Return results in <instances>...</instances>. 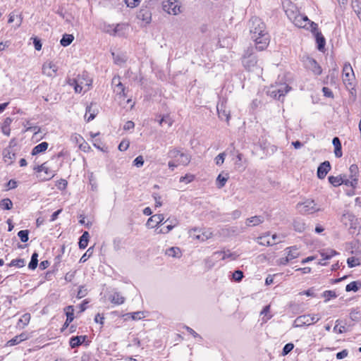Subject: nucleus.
<instances>
[{
    "label": "nucleus",
    "instance_id": "obj_33",
    "mask_svg": "<svg viewBox=\"0 0 361 361\" xmlns=\"http://www.w3.org/2000/svg\"><path fill=\"white\" fill-rule=\"evenodd\" d=\"M342 179L343 180V184L352 187L353 188H356L357 183H358V178H347L346 175H342Z\"/></svg>",
    "mask_w": 361,
    "mask_h": 361
},
{
    "label": "nucleus",
    "instance_id": "obj_53",
    "mask_svg": "<svg viewBox=\"0 0 361 361\" xmlns=\"http://www.w3.org/2000/svg\"><path fill=\"white\" fill-rule=\"evenodd\" d=\"M217 111H218L219 117L221 120H225L226 121L228 122L230 118V114L228 113H227V111L226 110H219L218 106H217Z\"/></svg>",
    "mask_w": 361,
    "mask_h": 361
},
{
    "label": "nucleus",
    "instance_id": "obj_3",
    "mask_svg": "<svg viewBox=\"0 0 361 361\" xmlns=\"http://www.w3.org/2000/svg\"><path fill=\"white\" fill-rule=\"evenodd\" d=\"M288 19L298 27L307 30L311 29V21L307 16L301 14L298 10L288 8L286 11Z\"/></svg>",
    "mask_w": 361,
    "mask_h": 361
},
{
    "label": "nucleus",
    "instance_id": "obj_49",
    "mask_svg": "<svg viewBox=\"0 0 361 361\" xmlns=\"http://www.w3.org/2000/svg\"><path fill=\"white\" fill-rule=\"evenodd\" d=\"M28 235V230H21L18 233V236L20 238L23 243H26L29 240Z\"/></svg>",
    "mask_w": 361,
    "mask_h": 361
},
{
    "label": "nucleus",
    "instance_id": "obj_13",
    "mask_svg": "<svg viewBox=\"0 0 361 361\" xmlns=\"http://www.w3.org/2000/svg\"><path fill=\"white\" fill-rule=\"evenodd\" d=\"M331 166L329 161H324L317 168V175L319 179H324L329 171L331 170Z\"/></svg>",
    "mask_w": 361,
    "mask_h": 361
},
{
    "label": "nucleus",
    "instance_id": "obj_51",
    "mask_svg": "<svg viewBox=\"0 0 361 361\" xmlns=\"http://www.w3.org/2000/svg\"><path fill=\"white\" fill-rule=\"evenodd\" d=\"M228 180V177H224L221 174H219L216 178V185L219 188H223Z\"/></svg>",
    "mask_w": 361,
    "mask_h": 361
},
{
    "label": "nucleus",
    "instance_id": "obj_25",
    "mask_svg": "<svg viewBox=\"0 0 361 361\" xmlns=\"http://www.w3.org/2000/svg\"><path fill=\"white\" fill-rule=\"evenodd\" d=\"M137 18L146 23H149L151 21L152 14L147 8H142L138 12Z\"/></svg>",
    "mask_w": 361,
    "mask_h": 361
},
{
    "label": "nucleus",
    "instance_id": "obj_55",
    "mask_svg": "<svg viewBox=\"0 0 361 361\" xmlns=\"http://www.w3.org/2000/svg\"><path fill=\"white\" fill-rule=\"evenodd\" d=\"M294 348V345L291 343H287L284 345L283 350H282V355H288Z\"/></svg>",
    "mask_w": 361,
    "mask_h": 361
},
{
    "label": "nucleus",
    "instance_id": "obj_7",
    "mask_svg": "<svg viewBox=\"0 0 361 361\" xmlns=\"http://www.w3.org/2000/svg\"><path fill=\"white\" fill-rule=\"evenodd\" d=\"M355 75L351 65L348 63L344 64L343 68V82L347 87H353Z\"/></svg>",
    "mask_w": 361,
    "mask_h": 361
},
{
    "label": "nucleus",
    "instance_id": "obj_48",
    "mask_svg": "<svg viewBox=\"0 0 361 361\" xmlns=\"http://www.w3.org/2000/svg\"><path fill=\"white\" fill-rule=\"evenodd\" d=\"M228 277L231 280H233L235 282H239L244 277L243 272H232V274L229 275Z\"/></svg>",
    "mask_w": 361,
    "mask_h": 361
},
{
    "label": "nucleus",
    "instance_id": "obj_36",
    "mask_svg": "<svg viewBox=\"0 0 361 361\" xmlns=\"http://www.w3.org/2000/svg\"><path fill=\"white\" fill-rule=\"evenodd\" d=\"M166 255L173 257H180L181 256V252L179 247H171L166 250Z\"/></svg>",
    "mask_w": 361,
    "mask_h": 361
},
{
    "label": "nucleus",
    "instance_id": "obj_14",
    "mask_svg": "<svg viewBox=\"0 0 361 361\" xmlns=\"http://www.w3.org/2000/svg\"><path fill=\"white\" fill-rule=\"evenodd\" d=\"M288 250L286 257L280 259V264H286L289 261L298 257L299 255L298 249L296 247H290L287 248Z\"/></svg>",
    "mask_w": 361,
    "mask_h": 361
},
{
    "label": "nucleus",
    "instance_id": "obj_18",
    "mask_svg": "<svg viewBox=\"0 0 361 361\" xmlns=\"http://www.w3.org/2000/svg\"><path fill=\"white\" fill-rule=\"evenodd\" d=\"M112 85H115L114 92L122 97H126V94L125 92V87L123 83L121 82V78L119 76L114 77L112 79Z\"/></svg>",
    "mask_w": 361,
    "mask_h": 361
},
{
    "label": "nucleus",
    "instance_id": "obj_19",
    "mask_svg": "<svg viewBox=\"0 0 361 361\" xmlns=\"http://www.w3.org/2000/svg\"><path fill=\"white\" fill-rule=\"evenodd\" d=\"M164 219L163 214H155L149 217L146 225L148 227L154 228L160 224Z\"/></svg>",
    "mask_w": 361,
    "mask_h": 361
},
{
    "label": "nucleus",
    "instance_id": "obj_27",
    "mask_svg": "<svg viewBox=\"0 0 361 361\" xmlns=\"http://www.w3.org/2000/svg\"><path fill=\"white\" fill-rule=\"evenodd\" d=\"M332 143L334 146V153L335 156L338 158L342 157V151H341V143L340 139L338 137H335L333 138Z\"/></svg>",
    "mask_w": 361,
    "mask_h": 361
},
{
    "label": "nucleus",
    "instance_id": "obj_12",
    "mask_svg": "<svg viewBox=\"0 0 361 361\" xmlns=\"http://www.w3.org/2000/svg\"><path fill=\"white\" fill-rule=\"evenodd\" d=\"M164 9L169 14L177 15L180 13V6L177 1H168L164 4Z\"/></svg>",
    "mask_w": 361,
    "mask_h": 361
},
{
    "label": "nucleus",
    "instance_id": "obj_38",
    "mask_svg": "<svg viewBox=\"0 0 361 361\" xmlns=\"http://www.w3.org/2000/svg\"><path fill=\"white\" fill-rule=\"evenodd\" d=\"M293 228L295 231L302 233L305 230L306 225L302 220L295 219L293 221Z\"/></svg>",
    "mask_w": 361,
    "mask_h": 361
},
{
    "label": "nucleus",
    "instance_id": "obj_11",
    "mask_svg": "<svg viewBox=\"0 0 361 361\" xmlns=\"http://www.w3.org/2000/svg\"><path fill=\"white\" fill-rule=\"evenodd\" d=\"M312 319L310 314H303L298 316L293 322V327L298 328L304 326H310L312 324Z\"/></svg>",
    "mask_w": 361,
    "mask_h": 361
},
{
    "label": "nucleus",
    "instance_id": "obj_45",
    "mask_svg": "<svg viewBox=\"0 0 361 361\" xmlns=\"http://www.w3.org/2000/svg\"><path fill=\"white\" fill-rule=\"evenodd\" d=\"M114 59V61L117 65H122L126 61V57L123 55H116L115 53H111Z\"/></svg>",
    "mask_w": 361,
    "mask_h": 361
},
{
    "label": "nucleus",
    "instance_id": "obj_20",
    "mask_svg": "<svg viewBox=\"0 0 361 361\" xmlns=\"http://www.w3.org/2000/svg\"><path fill=\"white\" fill-rule=\"evenodd\" d=\"M57 71V68L55 64L49 62L45 63L42 66V73L49 77L54 76Z\"/></svg>",
    "mask_w": 361,
    "mask_h": 361
},
{
    "label": "nucleus",
    "instance_id": "obj_23",
    "mask_svg": "<svg viewBox=\"0 0 361 361\" xmlns=\"http://www.w3.org/2000/svg\"><path fill=\"white\" fill-rule=\"evenodd\" d=\"M87 338V336H76L70 338L69 344L72 348H75L80 345Z\"/></svg>",
    "mask_w": 361,
    "mask_h": 361
},
{
    "label": "nucleus",
    "instance_id": "obj_17",
    "mask_svg": "<svg viewBox=\"0 0 361 361\" xmlns=\"http://www.w3.org/2000/svg\"><path fill=\"white\" fill-rule=\"evenodd\" d=\"M243 232L244 228L238 226H230L222 230V233L228 237L236 236Z\"/></svg>",
    "mask_w": 361,
    "mask_h": 361
},
{
    "label": "nucleus",
    "instance_id": "obj_42",
    "mask_svg": "<svg viewBox=\"0 0 361 361\" xmlns=\"http://www.w3.org/2000/svg\"><path fill=\"white\" fill-rule=\"evenodd\" d=\"M38 264V254L35 252L31 257V260L28 264V268L31 270H34L37 268Z\"/></svg>",
    "mask_w": 361,
    "mask_h": 361
},
{
    "label": "nucleus",
    "instance_id": "obj_46",
    "mask_svg": "<svg viewBox=\"0 0 361 361\" xmlns=\"http://www.w3.org/2000/svg\"><path fill=\"white\" fill-rule=\"evenodd\" d=\"M335 255H336V252L335 250H323L321 252V256L322 257V259H321V261L328 259Z\"/></svg>",
    "mask_w": 361,
    "mask_h": 361
},
{
    "label": "nucleus",
    "instance_id": "obj_37",
    "mask_svg": "<svg viewBox=\"0 0 361 361\" xmlns=\"http://www.w3.org/2000/svg\"><path fill=\"white\" fill-rule=\"evenodd\" d=\"M329 182L334 187H338L343 184V180L342 175L338 176H330L328 178Z\"/></svg>",
    "mask_w": 361,
    "mask_h": 361
},
{
    "label": "nucleus",
    "instance_id": "obj_39",
    "mask_svg": "<svg viewBox=\"0 0 361 361\" xmlns=\"http://www.w3.org/2000/svg\"><path fill=\"white\" fill-rule=\"evenodd\" d=\"M269 234L267 233L264 235H262V236H260L258 238V242L260 245H267V246H270V245H273L274 244H276L275 242H271L270 238H269Z\"/></svg>",
    "mask_w": 361,
    "mask_h": 361
},
{
    "label": "nucleus",
    "instance_id": "obj_5",
    "mask_svg": "<svg viewBox=\"0 0 361 361\" xmlns=\"http://www.w3.org/2000/svg\"><path fill=\"white\" fill-rule=\"evenodd\" d=\"M341 221L346 227H348V230L350 233H355V231L358 228L357 219L354 214L349 212L343 213Z\"/></svg>",
    "mask_w": 361,
    "mask_h": 361
},
{
    "label": "nucleus",
    "instance_id": "obj_28",
    "mask_svg": "<svg viewBox=\"0 0 361 361\" xmlns=\"http://www.w3.org/2000/svg\"><path fill=\"white\" fill-rule=\"evenodd\" d=\"M66 320L63 324L64 327H67L69 324L74 319V309L73 307L70 305L66 309Z\"/></svg>",
    "mask_w": 361,
    "mask_h": 361
},
{
    "label": "nucleus",
    "instance_id": "obj_21",
    "mask_svg": "<svg viewBox=\"0 0 361 361\" xmlns=\"http://www.w3.org/2000/svg\"><path fill=\"white\" fill-rule=\"evenodd\" d=\"M308 68L317 75H319L322 73L321 66L314 59H309L307 61Z\"/></svg>",
    "mask_w": 361,
    "mask_h": 361
},
{
    "label": "nucleus",
    "instance_id": "obj_16",
    "mask_svg": "<svg viewBox=\"0 0 361 361\" xmlns=\"http://www.w3.org/2000/svg\"><path fill=\"white\" fill-rule=\"evenodd\" d=\"M290 89V87L284 84L281 85L280 87L271 90L270 94L271 97L280 99L281 97L284 96Z\"/></svg>",
    "mask_w": 361,
    "mask_h": 361
},
{
    "label": "nucleus",
    "instance_id": "obj_34",
    "mask_svg": "<svg viewBox=\"0 0 361 361\" xmlns=\"http://www.w3.org/2000/svg\"><path fill=\"white\" fill-rule=\"evenodd\" d=\"M11 123H12V119L9 117H7L5 118V120L3 123V125L1 126L2 133L7 136L10 135V133H11L10 125Z\"/></svg>",
    "mask_w": 361,
    "mask_h": 361
},
{
    "label": "nucleus",
    "instance_id": "obj_31",
    "mask_svg": "<svg viewBox=\"0 0 361 361\" xmlns=\"http://www.w3.org/2000/svg\"><path fill=\"white\" fill-rule=\"evenodd\" d=\"M98 111L95 109H92V104L90 106H87L86 108V114L85 118H87V121L89 122L93 120L97 114Z\"/></svg>",
    "mask_w": 361,
    "mask_h": 361
},
{
    "label": "nucleus",
    "instance_id": "obj_4",
    "mask_svg": "<svg viewBox=\"0 0 361 361\" xmlns=\"http://www.w3.org/2000/svg\"><path fill=\"white\" fill-rule=\"evenodd\" d=\"M241 61L245 69L248 71H255L259 69V66L257 64V57L255 54L252 47H248L245 50Z\"/></svg>",
    "mask_w": 361,
    "mask_h": 361
},
{
    "label": "nucleus",
    "instance_id": "obj_43",
    "mask_svg": "<svg viewBox=\"0 0 361 361\" xmlns=\"http://www.w3.org/2000/svg\"><path fill=\"white\" fill-rule=\"evenodd\" d=\"M25 260L23 259H13L10 264H8V267H15L16 268H23L25 266Z\"/></svg>",
    "mask_w": 361,
    "mask_h": 361
},
{
    "label": "nucleus",
    "instance_id": "obj_47",
    "mask_svg": "<svg viewBox=\"0 0 361 361\" xmlns=\"http://www.w3.org/2000/svg\"><path fill=\"white\" fill-rule=\"evenodd\" d=\"M350 318L355 322H358L361 319V312L358 310H352L350 312Z\"/></svg>",
    "mask_w": 361,
    "mask_h": 361
},
{
    "label": "nucleus",
    "instance_id": "obj_30",
    "mask_svg": "<svg viewBox=\"0 0 361 361\" xmlns=\"http://www.w3.org/2000/svg\"><path fill=\"white\" fill-rule=\"evenodd\" d=\"M90 234L87 231H85L79 239V247L80 249H85L88 245Z\"/></svg>",
    "mask_w": 361,
    "mask_h": 361
},
{
    "label": "nucleus",
    "instance_id": "obj_41",
    "mask_svg": "<svg viewBox=\"0 0 361 361\" xmlns=\"http://www.w3.org/2000/svg\"><path fill=\"white\" fill-rule=\"evenodd\" d=\"M38 264V254L35 252L31 257V260L28 264V268L31 270H34L37 268Z\"/></svg>",
    "mask_w": 361,
    "mask_h": 361
},
{
    "label": "nucleus",
    "instance_id": "obj_2",
    "mask_svg": "<svg viewBox=\"0 0 361 361\" xmlns=\"http://www.w3.org/2000/svg\"><path fill=\"white\" fill-rule=\"evenodd\" d=\"M168 157L171 159V160L169 161L168 166L172 171H173L178 165H188L191 161V157L190 154L182 152L176 148L169 149L168 152Z\"/></svg>",
    "mask_w": 361,
    "mask_h": 361
},
{
    "label": "nucleus",
    "instance_id": "obj_24",
    "mask_svg": "<svg viewBox=\"0 0 361 361\" xmlns=\"http://www.w3.org/2000/svg\"><path fill=\"white\" fill-rule=\"evenodd\" d=\"M264 221V217L263 216H254L247 219L246 225L247 226H256Z\"/></svg>",
    "mask_w": 361,
    "mask_h": 361
},
{
    "label": "nucleus",
    "instance_id": "obj_32",
    "mask_svg": "<svg viewBox=\"0 0 361 361\" xmlns=\"http://www.w3.org/2000/svg\"><path fill=\"white\" fill-rule=\"evenodd\" d=\"M31 316L29 313H25L19 319L18 326L20 329L25 328L30 322Z\"/></svg>",
    "mask_w": 361,
    "mask_h": 361
},
{
    "label": "nucleus",
    "instance_id": "obj_54",
    "mask_svg": "<svg viewBox=\"0 0 361 361\" xmlns=\"http://www.w3.org/2000/svg\"><path fill=\"white\" fill-rule=\"evenodd\" d=\"M347 263L350 268H353L360 264L359 259L354 257L348 258L347 260Z\"/></svg>",
    "mask_w": 361,
    "mask_h": 361
},
{
    "label": "nucleus",
    "instance_id": "obj_22",
    "mask_svg": "<svg viewBox=\"0 0 361 361\" xmlns=\"http://www.w3.org/2000/svg\"><path fill=\"white\" fill-rule=\"evenodd\" d=\"M67 83L71 86H74L75 92L77 93L81 92L82 90V84L83 82L80 81V77L78 76L77 78H68L67 80Z\"/></svg>",
    "mask_w": 361,
    "mask_h": 361
},
{
    "label": "nucleus",
    "instance_id": "obj_63",
    "mask_svg": "<svg viewBox=\"0 0 361 361\" xmlns=\"http://www.w3.org/2000/svg\"><path fill=\"white\" fill-rule=\"evenodd\" d=\"M322 92L324 93V95L326 97L334 98V94H333L332 91L329 87H324L322 88Z\"/></svg>",
    "mask_w": 361,
    "mask_h": 361
},
{
    "label": "nucleus",
    "instance_id": "obj_64",
    "mask_svg": "<svg viewBox=\"0 0 361 361\" xmlns=\"http://www.w3.org/2000/svg\"><path fill=\"white\" fill-rule=\"evenodd\" d=\"M33 44L36 50H41L42 44L39 39H38L37 37H34Z\"/></svg>",
    "mask_w": 361,
    "mask_h": 361
},
{
    "label": "nucleus",
    "instance_id": "obj_29",
    "mask_svg": "<svg viewBox=\"0 0 361 361\" xmlns=\"http://www.w3.org/2000/svg\"><path fill=\"white\" fill-rule=\"evenodd\" d=\"M49 144L47 142H42L36 145L32 150V155H37L41 152L46 151L48 148Z\"/></svg>",
    "mask_w": 361,
    "mask_h": 361
},
{
    "label": "nucleus",
    "instance_id": "obj_57",
    "mask_svg": "<svg viewBox=\"0 0 361 361\" xmlns=\"http://www.w3.org/2000/svg\"><path fill=\"white\" fill-rule=\"evenodd\" d=\"M176 226V224H168L165 228H161L158 233H168L170 232L175 226Z\"/></svg>",
    "mask_w": 361,
    "mask_h": 361
},
{
    "label": "nucleus",
    "instance_id": "obj_60",
    "mask_svg": "<svg viewBox=\"0 0 361 361\" xmlns=\"http://www.w3.org/2000/svg\"><path fill=\"white\" fill-rule=\"evenodd\" d=\"M145 313L144 312H135L131 314V317L133 320H138L141 319L142 318H144Z\"/></svg>",
    "mask_w": 361,
    "mask_h": 361
},
{
    "label": "nucleus",
    "instance_id": "obj_26",
    "mask_svg": "<svg viewBox=\"0 0 361 361\" xmlns=\"http://www.w3.org/2000/svg\"><path fill=\"white\" fill-rule=\"evenodd\" d=\"M238 255L235 253H231L229 251L226 252H216L213 255L214 259H225L226 258H231V259H235Z\"/></svg>",
    "mask_w": 361,
    "mask_h": 361
},
{
    "label": "nucleus",
    "instance_id": "obj_56",
    "mask_svg": "<svg viewBox=\"0 0 361 361\" xmlns=\"http://www.w3.org/2000/svg\"><path fill=\"white\" fill-rule=\"evenodd\" d=\"M225 157V152L220 153L219 155H217V157L215 158L216 164L221 166L224 161Z\"/></svg>",
    "mask_w": 361,
    "mask_h": 361
},
{
    "label": "nucleus",
    "instance_id": "obj_1",
    "mask_svg": "<svg viewBox=\"0 0 361 361\" xmlns=\"http://www.w3.org/2000/svg\"><path fill=\"white\" fill-rule=\"evenodd\" d=\"M251 38L256 43V49L262 51L267 48L269 37L266 32L265 24L258 17H252L249 21Z\"/></svg>",
    "mask_w": 361,
    "mask_h": 361
},
{
    "label": "nucleus",
    "instance_id": "obj_50",
    "mask_svg": "<svg viewBox=\"0 0 361 361\" xmlns=\"http://www.w3.org/2000/svg\"><path fill=\"white\" fill-rule=\"evenodd\" d=\"M350 175L349 178H357L358 176V167L356 164H352L349 168Z\"/></svg>",
    "mask_w": 361,
    "mask_h": 361
},
{
    "label": "nucleus",
    "instance_id": "obj_8",
    "mask_svg": "<svg viewBox=\"0 0 361 361\" xmlns=\"http://www.w3.org/2000/svg\"><path fill=\"white\" fill-rule=\"evenodd\" d=\"M310 31L315 36L316 41L317 43V49L319 51H322L324 49L326 41L322 34L318 31L317 24L315 23H311Z\"/></svg>",
    "mask_w": 361,
    "mask_h": 361
},
{
    "label": "nucleus",
    "instance_id": "obj_40",
    "mask_svg": "<svg viewBox=\"0 0 361 361\" xmlns=\"http://www.w3.org/2000/svg\"><path fill=\"white\" fill-rule=\"evenodd\" d=\"M73 39L74 37L72 35L64 34L60 41V43L63 47H67L72 43Z\"/></svg>",
    "mask_w": 361,
    "mask_h": 361
},
{
    "label": "nucleus",
    "instance_id": "obj_59",
    "mask_svg": "<svg viewBox=\"0 0 361 361\" xmlns=\"http://www.w3.org/2000/svg\"><path fill=\"white\" fill-rule=\"evenodd\" d=\"M127 6L130 7V8H135L136 6H137L141 0H124Z\"/></svg>",
    "mask_w": 361,
    "mask_h": 361
},
{
    "label": "nucleus",
    "instance_id": "obj_61",
    "mask_svg": "<svg viewBox=\"0 0 361 361\" xmlns=\"http://www.w3.org/2000/svg\"><path fill=\"white\" fill-rule=\"evenodd\" d=\"M80 77V81L83 82V85H86L90 87L91 85L92 80L89 79H86L87 75L83 73L82 75H79Z\"/></svg>",
    "mask_w": 361,
    "mask_h": 361
},
{
    "label": "nucleus",
    "instance_id": "obj_44",
    "mask_svg": "<svg viewBox=\"0 0 361 361\" xmlns=\"http://www.w3.org/2000/svg\"><path fill=\"white\" fill-rule=\"evenodd\" d=\"M0 207L5 210H10L13 207V202L9 198H4L0 202Z\"/></svg>",
    "mask_w": 361,
    "mask_h": 361
},
{
    "label": "nucleus",
    "instance_id": "obj_10",
    "mask_svg": "<svg viewBox=\"0 0 361 361\" xmlns=\"http://www.w3.org/2000/svg\"><path fill=\"white\" fill-rule=\"evenodd\" d=\"M37 172H44L46 176L43 178H41V180L45 181L51 179L54 176L55 173L54 171L51 170L49 167L47 166L46 163L41 164L40 166H37L34 168Z\"/></svg>",
    "mask_w": 361,
    "mask_h": 361
},
{
    "label": "nucleus",
    "instance_id": "obj_15",
    "mask_svg": "<svg viewBox=\"0 0 361 361\" xmlns=\"http://www.w3.org/2000/svg\"><path fill=\"white\" fill-rule=\"evenodd\" d=\"M109 300L116 305H120L124 303L126 298L117 290H113L109 295Z\"/></svg>",
    "mask_w": 361,
    "mask_h": 361
},
{
    "label": "nucleus",
    "instance_id": "obj_52",
    "mask_svg": "<svg viewBox=\"0 0 361 361\" xmlns=\"http://www.w3.org/2000/svg\"><path fill=\"white\" fill-rule=\"evenodd\" d=\"M322 296L326 298L325 302L329 301L331 298H335L337 297V295L336 294L335 291L334 290H325Z\"/></svg>",
    "mask_w": 361,
    "mask_h": 361
},
{
    "label": "nucleus",
    "instance_id": "obj_9",
    "mask_svg": "<svg viewBox=\"0 0 361 361\" xmlns=\"http://www.w3.org/2000/svg\"><path fill=\"white\" fill-rule=\"evenodd\" d=\"M13 142L14 140H11L8 147L5 148L3 151L4 159L5 162H7L8 164H13L16 159V153L12 148V145Z\"/></svg>",
    "mask_w": 361,
    "mask_h": 361
},
{
    "label": "nucleus",
    "instance_id": "obj_6",
    "mask_svg": "<svg viewBox=\"0 0 361 361\" xmlns=\"http://www.w3.org/2000/svg\"><path fill=\"white\" fill-rule=\"evenodd\" d=\"M297 209L303 214H313L316 212L320 211V208L317 207L313 200H306L303 202L298 203Z\"/></svg>",
    "mask_w": 361,
    "mask_h": 361
},
{
    "label": "nucleus",
    "instance_id": "obj_58",
    "mask_svg": "<svg viewBox=\"0 0 361 361\" xmlns=\"http://www.w3.org/2000/svg\"><path fill=\"white\" fill-rule=\"evenodd\" d=\"M133 164L134 166H137V167H141L143 166L144 164V159H143V157L140 155L138 157H137L134 161H133Z\"/></svg>",
    "mask_w": 361,
    "mask_h": 361
},
{
    "label": "nucleus",
    "instance_id": "obj_62",
    "mask_svg": "<svg viewBox=\"0 0 361 361\" xmlns=\"http://www.w3.org/2000/svg\"><path fill=\"white\" fill-rule=\"evenodd\" d=\"M87 293V290L83 286H80L78 293H77V298H82L85 297Z\"/></svg>",
    "mask_w": 361,
    "mask_h": 361
},
{
    "label": "nucleus",
    "instance_id": "obj_35",
    "mask_svg": "<svg viewBox=\"0 0 361 361\" xmlns=\"http://www.w3.org/2000/svg\"><path fill=\"white\" fill-rule=\"evenodd\" d=\"M361 288V282L359 281H352L345 286V290L350 291H357Z\"/></svg>",
    "mask_w": 361,
    "mask_h": 361
}]
</instances>
